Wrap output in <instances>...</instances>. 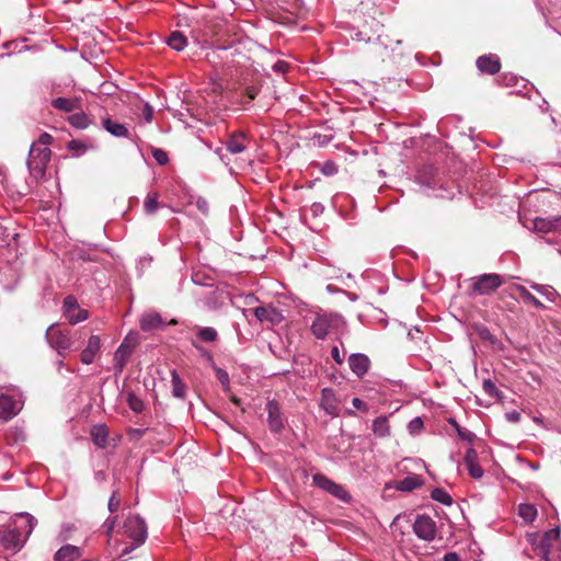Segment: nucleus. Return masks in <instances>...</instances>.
Listing matches in <instances>:
<instances>
[{
	"label": "nucleus",
	"instance_id": "nucleus-1",
	"mask_svg": "<svg viewBox=\"0 0 561 561\" xmlns=\"http://www.w3.org/2000/svg\"><path fill=\"white\" fill-rule=\"evenodd\" d=\"M36 524V518L31 514H16L5 527L0 528V546L13 553L20 551Z\"/></svg>",
	"mask_w": 561,
	"mask_h": 561
},
{
	"label": "nucleus",
	"instance_id": "nucleus-2",
	"mask_svg": "<svg viewBox=\"0 0 561 561\" xmlns=\"http://www.w3.org/2000/svg\"><path fill=\"white\" fill-rule=\"evenodd\" d=\"M51 142L53 136L48 133H43L31 146L26 163L31 175L36 180L42 179L46 173L51 154L49 149Z\"/></svg>",
	"mask_w": 561,
	"mask_h": 561
},
{
	"label": "nucleus",
	"instance_id": "nucleus-3",
	"mask_svg": "<svg viewBox=\"0 0 561 561\" xmlns=\"http://www.w3.org/2000/svg\"><path fill=\"white\" fill-rule=\"evenodd\" d=\"M46 340L49 345L57 351L58 355L65 356L68 352L78 350L76 341L80 339L78 331L70 332L68 330H61L56 324H51L46 330Z\"/></svg>",
	"mask_w": 561,
	"mask_h": 561
},
{
	"label": "nucleus",
	"instance_id": "nucleus-4",
	"mask_svg": "<svg viewBox=\"0 0 561 561\" xmlns=\"http://www.w3.org/2000/svg\"><path fill=\"white\" fill-rule=\"evenodd\" d=\"M346 322L344 318L337 313L317 314L310 325L312 334L319 339H325L330 333H343Z\"/></svg>",
	"mask_w": 561,
	"mask_h": 561
},
{
	"label": "nucleus",
	"instance_id": "nucleus-5",
	"mask_svg": "<svg viewBox=\"0 0 561 561\" xmlns=\"http://www.w3.org/2000/svg\"><path fill=\"white\" fill-rule=\"evenodd\" d=\"M124 535L133 540L130 546H126L119 553V558L129 554L137 547L141 546L147 539V525L138 515H129L123 525Z\"/></svg>",
	"mask_w": 561,
	"mask_h": 561
},
{
	"label": "nucleus",
	"instance_id": "nucleus-6",
	"mask_svg": "<svg viewBox=\"0 0 561 561\" xmlns=\"http://www.w3.org/2000/svg\"><path fill=\"white\" fill-rule=\"evenodd\" d=\"M534 549L541 561H557L561 550L559 528L546 531Z\"/></svg>",
	"mask_w": 561,
	"mask_h": 561
},
{
	"label": "nucleus",
	"instance_id": "nucleus-7",
	"mask_svg": "<svg viewBox=\"0 0 561 561\" xmlns=\"http://www.w3.org/2000/svg\"><path fill=\"white\" fill-rule=\"evenodd\" d=\"M412 530L415 536L423 541L432 542L437 536L436 522L426 514H419L412 524Z\"/></svg>",
	"mask_w": 561,
	"mask_h": 561
},
{
	"label": "nucleus",
	"instance_id": "nucleus-8",
	"mask_svg": "<svg viewBox=\"0 0 561 561\" xmlns=\"http://www.w3.org/2000/svg\"><path fill=\"white\" fill-rule=\"evenodd\" d=\"M503 284L504 278L500 274H482L473 278L472 289L479 295H490Z\"/></svg>",
	"mask_w": 561,
	"mask_h": 561
},
{
	"label": "nucleus",
	"instance_id": "nucleus-9",
	"mask_svg": "<svg viewBox=\"0 0 561 561\" xmlns=\"http://www.w3.org/2000/svg\"><path fill=\"white\" fill-rule=\"evenodd\" d=\"M24 401L21 393L13 396H0V419L9 421L14 417L23 408Z\"/></svg>",
	"mask_w": 561,
	"mask_h": 561
},
{
	"label": "nucleus",
	"instance_id": "nucleus-10",
	"mask_svg": "<svg viewBox=\"0 0 561 561\" xmlns=\"http://www.w3.org/2000/svg\"><path fill=\"white\" fill-rule=\"evenodd\" d=\"M313 482L317 486H319L320 489L329 492L330 494H332L334 497L347 503L351 501V495L350 493L344 489V486H342L341 484H337L335 483L334 481H332L331 479H329L328 477L321 474V473H316L313 476Z\"/></svg>",
	"mask_w": 561,
	"mask_h": 561
},
{
	"label": "nucleus",
	"instance_id": "nucleus-11",
	"mask_svg": "<svg viewBox=\"0 0 561 561\" xmlns=\"http://www.w3.org/2000/svg\"><path fill=\"white\" fill-rule=\"evenodd\" d=\"M64 316L72 325L80 323L89 318V311L79 307L73 296H67L62 304Z\"/></svg>",
	"mask_w": 561,
	"mask_h": 561
},
{
	"label": "nucleus",
	"instance_id": "nucleus-12",
	"mask_svg": "<svg viewBox=\"0 0 561 561\" xmlns=\"http://www.w3.org/2000/svg\"><path fill=\"white\" fill-rule=\"evenodd\" d=\"M523 225L528 229L541 233L561 232V216L549 218L536 217L530 220L529 224L527 221H523Z\"/></svg>",
	"mask_w": 561,
	"mask_h": 561
},
{
	"label": "nucleus",
	"instance_id": "nucleus-13",
	"mask_svg": "<svg viewBox=\"0 0 561 561\" xmlns=\"http://www.w3.org/2000/svg\"><path fill=\"white\" fill-rule=\"evenodd\" d=\"M136 345V340H130L128 336L125 337L123 343L118 346V348L114 353V365L118 373H122L129 360L134 348Z\"/></svg>",
	"mask_w": 561,
	"mask_h": 561
},
{
	"label": "nucleus",
	"instance_id": "nucleus-14",
	"mask_svg": "<svg viewBox=\"0 0 561 561\" xmlns=\"http://www.w3.org/2000/svg\"><path fill=\"white\" fill-rule=\"evenodd\" d=\"M254 316L261 322H268L277 325L283 322L284 316L280 310L273 306H260L254 309Z\"/></svg>",
	"mask_w": 561,
	"mask_h": 561
},
{
	"label": "nucleus",
	"instance_id": "nucleus-15",
	"mask_svg": "<svg viewBox=\"0 0 561 561\" xmlns=\"http://www.w3.org/2000/svg\"><path fill=\"white\" fill-rule=\"evenodd\" d=\"M250 144V138L243 131H236L228 137L226 148L231 154H239L244 152Z\"/></svg>",
	"mask_w": 561,
	"mask_h": 561
},
{
	"label": "nucleus",
	"instance_id": "nucleus-16",
	"mask_svg": "<svg viewBox=\"0 0 561 561\" xmlns=\"http://www.w3.org/2000/svg\"><path fill=\"white\" fill-rule=\"evenodd\" d=\"M101 351V339L99 335H91L88 340L87 346L80 354V360L84 365H90L95 360L96 355Z\"/></svg>",
	"mask_w": 561,
	"mask_h": 561
},
{
	"label": "nucleus",
	"instance_id": "nucleus-17",
	"mask_svg": "<svg viewBox=\"0 0 561 561\" xmlns=\"http://www.w3.org/2000/svg\"><path fill=\"white\" fill-rule=\"evenodd\" d=\"M348 366L358 378H363L370 368V360L365 354L355 353L348 357Z\"/></svg>",
	"mask_w": 561,
	"mask_h": 561
},
{
	"label": "nucleus",
	"instance_id": "nucleus-18",
	"mask_svg": "<svg viewBox=\"0 0 561 561\" xmlns=\"http://www.w3.org/2000/svg\"><path fill=\"white\" fill-rule=\"evenodd\" d=\"M476 65L480 72L486 75H495L501 69L500 58L492 54L480 56Z\"/></svg>",
	"mask_w": 561,
	"mask_h": 561
},
{
	"label": "nucleus",
	"instance_id": "nucleus-19",
	"mask_svg": "<svg viewBox=\"0 0 561 561\" xmlns=\"http://www.w3.org/2000/svg\"><path fill=\"white\" fill-rule=\"evenodd\" d=\"M320 407L323 411L332 416L339 413V402L335 392L331 388H324L321 391Z\"/></svg>",
	"mask_w": 561,
	"mask_h": 561
},
{
	"label": "nucleus",
	"instance_id": "nucleus-20",
	"mask_svg": "<svg viewBox=\"0 0 561 561\" xmlns=\"http://www.w3.org/2000/svg\"><path fill=\"white\" fill-rule=\"evenodd\" d=\"M139 324L140 329L145 332L163 329L167 325L161 314L157 312L144 313L140 318Z\"/></svg>",
	"mask_w": 561,
	"mask_h": 561
},
{
	"label": "nucleus",
	"instance_id": "nucleus-21",
	"mask_svg": "<svg viewBox=\"0 0 561 561\" xmlns=\"http://www.w3.org/2000/svg\"><path fill=\"white\" fill-rule=\"evenodd\" d=\"M267 422L273 432H279L283 428V419L278 403L271 400L266 404Z\"/></svg>",
	"mask_w": 561,
	"mask_h": 561
},
{
	"label": "nucleus",
	"instance_id": "nucleus-22",
	"mask_svg": "<svg viewBox=\"0 0 561 561\" xmlns=\"http://www.w3.org/2000/svg\"><path fill=\"white\" fill-rule=\"evenodd\" d=\"M81 549L73 545L61 546L54 554V561H77L81 558Z\"/></svg>",
	"mask_w": 561,
	"mask_h": 561
},
{
	"label": "nucleus",
	"instance_id": "nucleus-23",
	"mask_svg": "<svg viewBox=\"0 0 561 561\" xmlns=\"http://www.w3.org/2000/svg\"><path fill=\"white\" fill-rule=\"evenodd\" d=\"M102 126L106 131H108L111 135L115 137H129L128 128L124 124H121L116 121H113L111 118H104L102 119Z\"/></svg>",
	"mask_w": 561,
	"mask_h": 561
},
{
	"label": "nucleus",
	"instance_id": "nucleus-24",
	"mask_svg": "<svg viewBox=\"0 0 561 561\" xmlns=\"http://www.w3.org/2000/svg\"><path fill=\"white\" fill-rule=\"evenodd\" d=\"M371 430L375 436L379 438L389 437L391 434V428L389 425L388 416L381 415L376 417L373 422Z\"/></svg>",
	"mask_w": 561,
	"mask_h": 561
},
{
	"label": "nucleus",
	"instance_id": "nucleus-25",
	"mask_svg": "<svg viewBox=\"0 0 561 561\" xmlns=\"http://www.w3.org/2000/svg\"><path fill=\"white\" fill-rule=\"evenodd\" d=\"M91 437L93 443L99 448H105L107 445L108 430L104 424L94 425L91 430Z\"/></svg>",
	"mask_w": 561,
	"mask_h": 561
},
{
	"label": "nucleus",
	"instance_id": "nucleus-26",
	"mask_svg": "<svg viewBox=\"0 0 561 561\" xmlns=\"http://www.w3.org/2000/svg\"><path fill=\"white\" fill-rule=\"evenodd\" d=\"M51 106L56 110L70 113L80 106L79 99H69V98H57L51 101Z\"/></svg>",
	"mask_w": 561,
	"mask_h": 561
},
{
	"label": "nucleus",
	"instance_id": "nucleus-27",
	"mask_svg": "<svg viewBox=\"0 0 561 561\" xmlns=\"http://www.w3.org/2000/svg\"><path fill=\"white\" fill-rule=\"evenodd\" d=\"M165 42L169 47L176 51L183 50L187 45V38L180 31L172 32Z\"/></svg>",
	"mask_w": 561,
	"mask_h": 561
},
{
	"label": "nucleus",
	"instance_id": "nucleus-28",
	"mask_svg": "<svg viewBox=\"0 0 561 561\" xmlns=\"http://www.w3.org/2000/svg\"><path fill=\"white\" fill-rule=\"evenodd\" d=\"M171 385H172V393L175 398L183 399L186 394V386L176 373V370L171 371Z\"/></svg>",
	"mask_w": 561,
	"mask_h": 561
},
{
	"label": "nucleus",
	"instance_id": "nucleus-29",
	"mask_svg": "<svg viewBox=\"0 0 561 561\" xmlns=\"http://www.w3.org/2000/svg\"><path fill=\"white\" fill-rule=\"evenodd\" d=\"M422 482L423 481H422L421 477H419L416 474L408 476L399 482L398 489L400 491H408V492L413 491L416 488L421 486Z\"/></svg>",
	"mask_w": 561,
	"mask_h": 561
},
{
	"label": "nucleus",
	"instance_id": "nucleus-30",
	"mask_svg": "<svg viewBox=\"0 0 561 561\" xmlns=\"http://www.w3.org/2000/svg\"><path fill=\"white\" fill-rule=\"evenodd\" d=\"M196 336L202 342H215L218 339L217 331L211 327H197Z\"/></svg>",
	"mask_w": 561,
	"mask_h": 561
},
{
	"label": "nucleus",
	"instance_id": "nucleus-31",
	"mask_svg": "<svg viewBox=\"0 0 561 561\" xmlns=\"http://www.w3.org/2000/svg\"><path fill=\"white\" fill-rule=\"evenodd\" d=\"M514 288L520 294V296L526 302L534 305L538 309L543 308L541 301L537 299L531 293H529V290L525 286L515 284Z\"/></svg>",
	"mask_w": 561,
	"mask_h": 561
},
{
	"label": "nucleus",
	"instance_id": "nucleus-32",
	"mask_svg": "<svg viewBox=\"0 0 561 561\" xmlns=\"http://www.w3.org/2000/svg\"><path fill=\"white\" fill-rule=\"evenodd\" d=\"M68 122L71 126L79 129H84L90 125V119L83 112L70 115Z\"/></svg>",
	"mask_w": 561,
	"mask_h": 561
},
{
	"label": "nucleus",
	"instance_id": "nucleus-33",
	"mask_svg": "<svg viewBox=\"0 0 561 561\" xmlns=\"http://www.w3.org/2000/svg\"><path fill=\"white\" fill-rule=\"evenodd\" d=\"M159 194L157 192H150L144 202V208L146 214L152 215L157 211L159 207Z\"/></svg>",
	"mask_w": 561,
	"mask_h": 561
},
{
	"label": "nucleus",
	"instance_id": "nucleus-34",
	"mask_svg": "<svg viewBox=\"0 0 561 561\" xmlns=\"http://www.w3.org/2000/svg\"><path fill=\"white\" fill-rule=\"evenodd\" d=\"M518 513L520 517L527 523L534 522L537 517V508L533 504H520L518 507Z\"/></svg>",
	"mask_w": 561,
	"mask_h": 561
},
{
	"label": "nucleus",
	"instance_id": "nucleus-35",
	"mask_svg": "<svg viewBox=\"0 0 561 561\" xmlns=\"http://www.w3.org/2000/svg\"><path fill=\"white\" fill-rule=\"evenodd\" d=\"M431 497L434 501L439 502L447 506L453 504V499L449 495V493H447L444 489H440V488L434 489L431 493Z\"/></svg>",
	"mask_w": 561,
	"mask_h": 561
},
{
	"label": "nucleus",
	"instance_id": "nucleus-36",
	"mask_svg": "<svg viewBox=\"0 0 561 561\" xmlns=\"http://www.w3.org/2000/svg\"><path fill=\"white\" fill-rule=\"evenodd\" d=\"M530 287L538 294L545 296L549 301H554L557 293L552 287L536 283L531 284Z\"/></svg>",
	"mask_w": 561,
	"mask_h": 561
},
{
	"label": "nucleus",
	"instance_id": "nucleus-37",
	"mask_svg": "<svg viewBox=\"0 0 561 561\" xmlns=\"http://www.w3.org/2000/svg\"><path fill=\"white\" fill-rule=\"evenodd\" d=\"M449 424H451V425H453V427L456 430V432H457L458 436H459L462 440H466V442L471 443V442L474 439L476 435H474L472 432H470L469 430H466V428L461 427V426L457 423V421H456L455 419H450V420H449Z\"/></svg>",
	"mask_w": 561,
	"mask_h": 561
},
{
	"label": "nucleus",
	"instance_id": "nucleus-38",
	"mask_svg": "<svg viewBox=\"0 0 561 561\" xmlns=\"http://www.w3.org/2000/svg\"><path fill=\"white\" fill-rule=\"evenodd\" d=\"M129 409L136 413H140L144 410V402L134 392H128L126 398Z\"/></svg>",
	"mask_w": 561,
	"mask_h": 561
},
{
	"label": "nucleus",
	"instance_id": "nucleus-39",
	"mask_svg": "<svg viewBox=\"0 0 561 561\" xmlns=\"http://www.w3.org/2000/svg\"><path fill=\"white\" fill-rule=\"evenodd\" d=\"M214 369H215V373H216V377H217L218 381L221 383V386L224 387V389L226 391L229 390L230 378H229L228 373L226 370H224L222 368H219L217 366H214Z\"/></svg>",
	"mask_w": 561,
	"mask_h": 561
},
{
	"label": "nucleus",
	"instance_id": "nucleus-40",
	"mask_svg": "<svg viewBox=\"0 0 561 561\" xmlns=\"http://www.w3.org/2000/svg\"><path fill=\"white\" fill-rule=\"evenodd\" d=\"M116 520H117V517L116 516H110L105 519L104 524H103V528L105 530V534L106 536L108 537L107 539V545L111 546V536L114 531V528H115V525H116Z\"/></svg>",
	"mask_w": 561,
	"mask_h": 561
},
{
	"label": "nucleus",
	"instance_id": "nucleus-41",
	"mask_svg": "<svg viewBox=\"0 0 561 561\" xmlns=\"http://www.w3.org/2000/svg\"><path fill=\"white\" fill-rule=\"evenodd\" d=\"M73 530L75 526L72 524L62 525L57 539L61 542L69 540Z\"/></svg>",
	"mask_w": 561,
	"mask_h": 561
},
{
	"label": "nucleus",
	"instance_id": "nucleus-42",
	"mask_svg": "<svg viewBox=\"0 0 561 561\" xmlns=\"http://www.w3.org/2000/svg\"><path fill=\"white\" fill-rule=\"evenodd\" d=\"M119 506H121V497H119L118 491H113V493L108 500V504H107L108 511L111 513H115L116 511H118Z\"/></svg>",
	"mask_w": 561,
	"mask_h": 561
},
{
	"label": "nucleus",
	"instance_id": "nucleus-43",
	"mask_svg": "<svg viewBox=\"0 0 561 561\" xmlns=\"http://www.w3.org/2000/svg\"><path fill=\"white\" fill-rule=\"evenodd\" d=\"M484 392L491 397H499L500 392L491 379H485L482 383Z\"/></svg>",
	"mask_w": 561,
	"mask_h": 561
},
{
	"label": "nucleus",
	"instance_id": "nucleus-44",
	"mask_svg": "<svg viewBox=\"0 0 561 561\" xmlns=\"http://www.w3.org/2000/svg\"><path fill=\"white\" fill-rule=\"evenodd\" d=\"M423 428V421L421 417H414L412 419L408 424V430L410 434H419Z\"/></svg>",
	"mask_w": 561,
	"mask_h": 561
},
{
	"label": "nucleus",
	"instance_id": "nucleus-45",
	"mask_svg": "<svg viewBox=\"0 0 561 561\" xmlns=\"http://www.w3.org/2000/svg\"><path fill=\"white\" fill-rule=\"evenodd\" d=\"M152 157L154 158L157 163L160 165H164L169 161L168 153L164 150L159 149V148H156L152 150Z\"/></svg>",
	"mask_w": 561,
	"mask_h": 561
},
{
	"label": "nucleus",
	"instance_id": "nucleus-46",
	"mask_svg": "<svg viewBox=\"0 0 561 561\" xmlns=\"http://www.w3.org/2000/svg\"><path fill=\"white\" fill-rule=\"evenodd\" d=\"M467 469L469 471V474L473 478V479H480L482 478L483 476V469L481 468V466L479 465V462H476V463H472V465H469L467 466Z\"/></svg>",
	"mask_w": 561,
	"mask_h": 561
},
{
	"label": "nucleus",
	"instance_id": "nucleus-47",
	"mask_svg": "<svg viewBox=\"0 0 561 561\" xmlns=\"http://www.w3.org/2000/svg\"><path fill=\"white\" fill-rule=\"evenodd\" d=\"M463 461H465L466 466H469V465L478 462V453H477V450L474 448H469L466 451Z\"/></svg>",
	"mask_w": 561,
	"mask_h": 561
},
{
	"label": "nucleus",
	"instance_id": "nucleus-48",
	"mask_svg": "<svg viewBox=\"0 0 561 561\" xmlns=\"http://www.w3.org/2000/svg\"><path fill=\"white\" fill-rule=\"evenodd\" d=\"M497 81L506 87H512L516 84L517 78L514 75H502Z\"/></svg>",
	"mask_w": 561,
	"mask_h": 561
},
{
	"label": "nucleus",
	"instance_id": "nucleus-49",
	"mask_svg": "<svg viewBox=\"0 0 561 561\" xmlns=\"http://www.w3.org/2000/svg\"><path fill=\"white\" fill-rule=\"evenodd\" d=\"M193 345L199 351L201 355L207 360L213 366H215V363H214V356L213 354L207 351L206 348L202 347V346H198L196 345L195 343H193Z\"/></svg>",
	"mask_w": 561,
	"mask_h": 561
},
{
	"label": "nucleus",
	"instance_id": "nucleus-50",
	"mask_svg": "<svg viewBox=\"0 0 561 561\" xmlns=\"http://www.w3.org/2000/svg\"><path fill=\"white\" fill-rule=\"evenodd\" d=\"M322 172L325 175H333L337 172V167L333 162L328 161L324 163Z\"/></svg>",
	"mask_w": 561,
	"mask_h": 561
},
{
	"label": "nucleus",
	"instance_id": "nucleus-51",
	"mask_svg": "<svg viewBox=\"0 0 561 561\" xmlns=\"http://www.w3.org/2000/svg\"><path fill=\"white\" fill-rule=\"evenodd\" d=\"M196 207L203 214H205V215L208 214L209 205H208V202L205 198L198 197L197 201H196Z\"/></svg>",
	"mask_w": 561,
	"mask_h": 561
},
{
	"label": "nucleus",
	"instance_id": "nucleus-52",
	"mask_svg": "<svg viewBox=\"0 0 561 561\" xmlns=\"http://www.w3.org/2000/svg\"><path fill=\"white\" fill-rule=\"evenodd\" d=\"M352 404L355 409L357 410H360V411H364V412H367L368 411V405L366 402H364L363 400H360L359 398H353L352 400Z\"/></svg>",
	"mask_w": 561,
	"mask_h": 561
},
{
	"label": "nucleus",
	"instance_id": "nucleus-53",
	"mask_svg": "<svg viewBox=\"0 0 561 561\" xmlns=\"http://www.w3.org/2000/svg\"><path fill=\"white\" fill-rule=\"evenodd\" d=\"M331 356L332 358L334 359V362L339 365L343 364L344 362V357L343 355H341L340 351H339V347L337 346H333L332 350H331Z\"/></svg>",
	"mask_w": 561,
	"mask_h": 561
},
{
	"label": "nucleus",
	"instance_id": "nucleus-54",
	"mask_svg": "<svg viewBox=\"0 0 561 561\" xmlns=\"http://www.w3.org/2000/svg\"><path fill=\"white\" fill-rule=\"evenodd\" d=\"M417 181L420 184H422L424 186H427V187L433 186L432 180L430 178H423V175L421 173L417 174Z\"/></svg>",
	"mask_w": 561,
	"mask_h": 561
},
{
	"label": "nucleus",
	"instance_id": "nucleus-55",
	"mask_svg": "<svg viewBox=\"0 0 561 561\" xmlns=\"http://www.w3.org/2000/svg\"><path fill=\"white\" fill-rule=\"evenodd\" d=\"M274 70L279 72H285L288 68V65L285 61H278L274 65Z\"/></svg>",
	"mask_w": 561,
	"mask_h": 561
},
{
	"label": "nucleus",
	"instance_id": "nucleus-56",
	"mask_svg": "<svg viewBox=\"0 0 561 561\" xmlns=\"http://www.w3.org/2000/svg\"><path fill=\"white\" fill-rule=\"evenodd\" d=\"M444 561H460L456 552H448L444 556Z\"/></svg>",
	"mask_w": 561,
	"mask_h": 561
},
{
	"label": "nucleus",
	"instance_id": "nucleus-57",
	"mask_svg": "<svg viewBox=\"0 0 561 561\" xmlns=\"http://www.w3.org/2000/svg\"><path fill=\"white\" fill-rule=\"evenodd\" d=\"M506 416H507V420L511 421V422H518L519 417H520L519 413L515 412V411L511 412V413H507Z\"/></svg>",
	"mask_w": 561,
	"mask_h": 561
},
{
	"label": "nucleus",
	"instance_id": "nucleus-58",
	"mask_svg": "<svg viewBox=\"0 0 561 561\" xmlns=\"http://www.w3.org/2000/svg\"><path fill=\"white\" fill-rule=\"evenodd\" d=\"M144 114H145L146 121L150 122L151 118H152V108L148 104H146V106H145V113Z\"/></svg>",
	"mask_w": 561,
	"mask_h": 561
},
{
	"label": "nucleus",
	"instance_id": "nucleus-59",
	"mask_svg": "<svg viewBox=\"0 0 561 561\" xmlns=\"http://www.w3.org/2000/svg\"><path fill=\"white\" fill-rule=\"evenodd\" d=\"M387 36L378 35L377 39L380 42L381 45H383L386 48L391 47L392 45L386 41Z\"/></svg>",
	"mask_w": 561,
	"mask_h": 561
},
{
	"label": "nucleus",
	"instance_id": "nucleus-60",
	"mask_svg": "<svg viewBox=\"0 0 561 561\" xmlns=\"http://www.w3.org/2000/svg\"><path fill=\"white\" fill-rule=\"evenodd\" d=\"M312 211L317 215L323 211V206L320 203H314L311 207Z\"/></svg>",
	"mask_w": 561,
	"mask_h": 561
},
{
	"label": "nucleus",
	"instance_id": "nucleus-61",
	"mask_svg": "<svg viewBox=\"0 0 561 561\" xmlns=\"http://www.w3.org/2000/svg\"><path fill=\"white\" fill-rule=\"evenodd\" d=\"M79 147H81V144H80L79 141H77V140H72V141L69 144V148H70V149H77V148H79Z\"/></svg>",
	"mask_w": 561,
	"mask_h": 561
},
{
	"label": "nucleus",
	"instance_id": "nucleus-62",
	"mask_svg": "<svg viewBox=\"0 0 561 561\" xmlns=\"http://www.w3.org/2000/svg\"><path fill=\"white\" fill-rule=\"evenodd\" d=\"M356 38L357 41H365L360 32L356 34Z\"/></svg>",
	"mask_w": 561,
	"mask_h": 561
},
{
	"label": "nucleus",
	"instance_id": "nucleus-63",
	"mask_svg": "<svg viewBox=\"0 0 561 561\" xmlns=\"http://www.w3.org/2000/svg\"><path fill=\"white\" fill-rule=\"evenodd\" d=\"M64 365H65V364H64V360H59V362H58V366H59V367H62Z\"/></svg>",
	"mask_w": 561,
	"mask_h": 561
},
{
	"label": "nucleus",
	"instance_id": "nucleus-64",
	"mask_svg": "<svg viewBox=\"0 0 561 561\" xmlns=\"http://www.w3.org/2000/svg\"><path fill=\"white\" fill-rule=\"evenodd\" d=\"M170 324H176V321H175V320H172V321L170 322Z\"/></svg>",
	"mask_w": 561,
	"mask_h": 561
}]
</instances>
